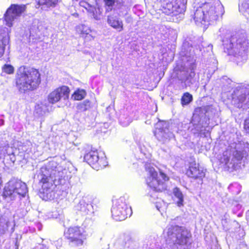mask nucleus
<instances>
[{"mask_svg":"<svg viewBox=\"0 0 249 249\" xmlns=\"http://www.w3.org/2000/svg\"><path fill=\"white\" fill-rule=\"evenodd\" d=\"M231 103L243 110L249 109V85L237 86L231 94Z\"/></svg>","mask_w":249,"mask_h":249,"instance_id":"8","label":"nucleus"},{"mask_svg":"<svg viewBox=\"0 0 249 249\" xmlns=\"http://www.w3.org/2000/svg\"><path fill=\"white\" fill-rule=\"evenodd\" d=\"M187 174L189 177L195 179H202L205 176L203 170L199 168L198 165L195 162L190 163Z\"/></svg>","mask_w":249,"mask_h":249,"instance_id":"16","label":"nucleus"},{"mask_svg":"<svg viewBox=\"0 0 249 249\" xmlns=\"http://www.w3.org/2000/svg\"><path fill=\"white\" fill-rule=\"evenodd\" d=\"M230 151L224 152L220 159L221 163L228 168H233L247 156V150L249 151V143L244 141H239L231 146Z\"/></svg>","mask_w":249,"mask_h":249,"instance_id":"5","label":"nucleus"},{"mask_svg":"<svg viewBox=\"0 0 249 249\" xmlns=\"http://www.w3.org/2000/svg\"><path fill=\"white\" fill-rule=\"evenodd\" d=\"M236 208L237 209H239L241 208V206L239 204L237 205Z\"/></svg>","mask_w":249,"mask_h":249,"instance_id":"44","label":"nucleus"},{"mask_svg":"<svg viewBox=\"0 0 249 249\" xmlns=\"http://www.w3.org/2000/svg\"><path fill=\"white\" fill-rule=\"evenodd\" d=\"M193 100V96L188 92L185 93L181 98V104L183 106L189 104Z\"/></svg>","mask_w":249,"mask_h":249,"instance_id":"28","label":"nucleus"},{"mask_svg":"<svg viewBox=\"0 0 249 249\" xmlns=\"http://www.w3.org/2000/svg\"><path fill=\"white\" fill-rule=\"evenodd\" d=\"M2 70L4 72L8 74H12L14 72V68L11 65L6 64L3 67Z\"/></svg>","mask_w":249,"mask_h":249,"instance_id":"34","label":"nucleus"},{"mask_svg":"<svg viewBox=\"0 0 249 249\" xmlns=\"http://www.w3.org/2000/svg\"><path fill=\"white\" fill-rule=\"evenodd\" d=\"M112 216L116 221H122L132 213L130 207L128 206L124 197L117 199L111 209Z\"/></svg>","mask_w":249,"mask_h":249,"instance_id":"9","label":"nucleus"},{"mask_svg":"<svg viewBox=\"0 0 249 249\" xmlns=\"http://www.w3.org/2000/svg\"><path fill=\"white\" fill-rule=\"evenodd\" d=\"M195 75V73L193 71H191L189 74L186 75V78L184 80L186 84L190 85V84H193L195 82L194 79Z\"/></svg>","mask_w":249,"mask_h":249,"instance_id":"31","label":"nucleus"},{"mask_svg":"<svg viewBox=\"0 0 249 249\" xmlns=\"http://www.w3.org/2000/svg\"><path fill=\"white\" fill-rule=\"evenodd\" d=\"M247 214H249V211L248 212Z\"/></svg>","mask_w":249,"mask_h":249,"instance_id":"49","label":"nucleus"},{"mask_svg":"<svg viewBox=\"0 0 249 249\" xmlns=\"http://www.w3.org/2000/svg\"><path fill=\"white\" fill-rule=\"evenodd\" d=\"M76 15H78V14H76V15H75V16H76Z\"/></svg>","mask_w":249,"mask_h":249,"instance_id":"50","label":"nucleus"},{"mask_svg":"<svg viewBox=\"0 0 249 249\" xmlns=\"http://www.w3.org/2000/svg\"><path fill=\"white\" fill-rule=\"evenodd\" d=\"M7 42V38L3 37L2 39L0 38V57H1L4 53V46L6 45Z\"/></svg>","mask_w":249,"mask_h":249,"instance_id":"33","label":"nucleus"},{"mask_svg":"<svg viewBox=\"0 0 249 249\" xmlns=\"http://www.w3.org/2000/svg\"><path fill=\"white\" fill-rule=\"evenodd\" d=\"M163 235L166 244L172 249H188L190 244L191 234L183 227L169 225L164 230Z\"/></svg>","mask_w":249,"mask_h":249,"instance_id":"3","label":"nucleus"},{"mask_svg":"<svg viewBox=\"0 0 249 249\" xmlns=\"http://www.w3.org/2000/svg\"><path fill=\"white\" fill-rule=\"evenodd\" d=\"M194 19L197 23H201L202 21H207V14H206L205 10L203 7L197 8L194 14Z\"/></svg>","mask_w":249,"mask_h":249,"instance_id":"19","label":"nucleus"},{"mask_svg":"<svg viewBox=\"0 0 249 249\" xmlns=\"http://www.w3.org/2000/svg\"><path fill=\"white\" fill-rule=\"evenodd\" d=\"M41 228H42V226L40 225V224H38V230L39 231H41Z\"/></svg>","mask_w":249,"mask_h":249,"instance_id":"45","label":"nucleus"},{"mask_svg":"<svg viewBox=\"0 0 249 249\" xmlns=\"http://www.w3.org/2000/svg\"><path fill=\"white\" fill-rule=\"evenodd\" d=\"M176 4L178 5V7L180 8L183 7L186 3L187 0H174Z\"/></svg>","mask_w":249,"mask_h":249,"instance_id":"38","label":"nucleus"},{"mask_svg":"<svg viewBox=\"0 0 249 249\" xmlns=\"http://www.w3.org/2000/svg\"><path fill=\"white\" fill-rule=\"evenodd\" d=\"M57 0H39V5H46L47 7L54 6L56 4Z\"/></svg>","mask_w":249,"mask_h":249,"instance_id":"30","label":"nucleus"},{"mask_svg":"<svg viewBox=\"0 0 249 249\" xmlns=\"http://www.w3.org/2000/svg\"><path fill=\"white\" fill-rule=\"evenodd\" d=\"M76 15H78V14H76V15H75V16H76Z\"/></svg>","mask_w":249,"mask_h":249,"instance_id":"51","label":"nucleus"},{"mask_svg":"<svg viewBox=\"0 0 249 249\" xmlns=\"http://www.w3.org/2000/svg\"><path fill=\"white\" fill-rule=\"evenodd\" d=\"M145 170L147 175L146 179L147 185L156 192L164 190L166 189L164 182L168 180L169 178L162 171H160L158 175L155 168L149 164H145Z\"/></svg>","mask_w":249,"mask_h":249,"instance_id":"7","label":"nucleus"},{"mask_svg":"<svg viewBox=\"0 0 249 249\" xmlns=\"http://www.w3.org/2000/svg\"><path fill=\"white\" fill-rule=\"evenodd\" d=\"M249 8V5L246 2H244L239 4V10L241 12H243Z\"/></svg>","mask_w":249,"mask_h":249,"instance_id":"36","label":"nucleus"},{"mask_svg":"<svg viewBox=\"0 0 249 249\" xmlns=\"http://www.w3.org/2000/svg\"><path fill=\"white\" fill-rule=\"evenodd\" d=\"M204 8L207 14V21H214L224 13V7L218 0L213 3L205 4Z\"/></svg>","mask_w":249,"mask_h":249,"instance_id":"10","label":"nucleus"},{"mask_svg":"<svg viewBox=\"0 0 249 249\" xmlns=\"http://www.w3.org/2000/svg\"><path fill=\"white\" fill-rule=\"evenodd\" d=\"M178 5H174L173 2L166 3L165 6L163 7V12L167 15L173 13L177 9Z\"/></svg>","mask_w":249,"mask_h":249,"instance_id":"24","label":"nucleus"},{"mask_svg":"<svg viewBox=\"0 0 249 249\" xmlns=\"http://www.w3.org/2000/svg\"><path fill=\"white\" fill-rule=\"evenodd\" d=\"M11 157H10V159H11V160L13 162H14L16 160V158L15 157V156L14 155L12 154L11 155Z\"/></svg>","mask_w":249,"mask_h":249,"instance_id":"42","label":"nucleus"},{"mask_svg":"<svg viewBox=\"0 0 249 249\" xmlns=\"http://www.w3.org/2000/svg\"><path fill=\"white\" fill-rule=\"evenodd\" d=\"M119 121L122 125L126 126L131 122V119L129 117H127L124 119V117L122 116L120 117Z\"/></svg>","mask_w":249,"mask_h":249,"instance_id":"32","label":"nucleus"},{"mask_svg":"<svg viewBox=\"0 0 249 249\" xmlns=\"http://www.w3.org/2000/svg\"><path fill=\"white\" fill-rule=\"evenodd\" d=\"M69 92L70 89L66 86L58 88L49 94L48 101L50 103L54 104L59 101L61 98L67 99L69 97Z\"/></svg>","mask_w":249,"mask_h":249,"instance_id":"15","label":"nucleus"},{"mask_svg":"<svg viewBox=\"0 0 249 249\" xmlns=\"http://www.w3.org/2000/svg\"><path fill=\"white\" fill-rule=\"evenodd\" d=\"M46 106L42 103L37 104L35 106V112L38 116H43L46 113Z\"/></svg>","mask_w":249,"mask_h":249,"instance_id":"26","label":"nucleus"},{"mask_svg":"<svg viewBox=\"0 0 249 249\" xmlns=\"http://www.w3.org/2000/svg\"><path fill=\"white\" fill-rule=\"evenodd\" d=\"M107 21L110 26L117 31L121 32L124 30L123 21L117 17L112 15L108 16Z\"/></svg>","mask_w":249,"mask_h":249,"instance_id":"17","label":"nucleus"},{"mask_svg":"<svg viewBox=\"0 0 249 249\" xmlns=\"http://www.w3.org/2000/svg\"><path fill=\"white\" fill-rule=\"evenodd\" d=\"M106 5L108 7L107 10H110L111 7L113 6L115 3V0H104Z\"/></svg>","mask_w":249,"mask_h":249,"instance_id":"35","label":"nucleus"},{"mask_svg":"<svg viewBox=\"0 0 249 249\" xmlns=\"http://www.w3.org/2000/svg\"><path fill=\"white\" fill-rule=\"evenodd\" d=\"M27 192V185L24 182L12 178L5 184L2 196L4 198H9L11 200L20 199L25 196Z\"/></svg>","mask_w":249,"mask_h":249,"instance_id":"6","label":"nucleus"},{"mask_svg":"<svg viewBox=\"0 0 249 249\" xmlns=\"http://www.w3.org/2000/svg\"><path fill=\"white\" fill-rule=\"evenodd\" d=\"M194 128L191 129V131L194 134H198L203 130V126L200 123V118L198 115H194L191 121Z\"/></svg>","mask_w":249,"mask_h":249,"instance_id":"18","label":"nucleus"},{"mask_svg":"<svg viewBox=\"0 0 249 249\" xmlns=\"http://www.w3.org/2000/svg\"><path fill=\"white\" fill-rule=\"evenodd\" d=\"M89 11H90V12H92L93 13L92 16L93 18L96 19V20H100V15H97V14L95 13V12L97 13L96 9L94 8H92V9H89Z\"/></svg>","mask_w":249,"mask_h":249,"instance_id":"37","label":"nucleus"},{"mask_svg":"<svg viewBox=\"0 0 249 249\" xmlns=\"http://www.w3.org/2000/svg\"><path fill=\"white\" fill-rule=\"evenodd\" d=\"M76 31L78 32H80L83 36H84L85 35H86V37H89V39L91 38H93V37L90 35L88 36V35L89 34L91 31L88 26H86L85 25L81 24L77 26L76 27Z\"/></svg>","mask_w":249,"mask_h":249,"instance_id":"23","label":"nucleus"},{"mask_svg":"<svg viewBox=\"0 0 249 249\" xmlns=\"http://www.w3.org/2000/svg\"><path fill=\"white\" fill-rule=\"evenodd\" d=\"M189 43H184L182 46V52L184 51L183 54L186 56H193L194 53V50L192 46L189 47V50L187 49V47L188 46Z\"/></svg>","mask_w":249,"mask_h":249,"instance_id":"27","label":"nucleus"},{"mask_svg":"<svg viewBox=\"0 0 249 249\" xmlns=\"http://www.w3.org/2000/svg\"><path fill=\"white\" fill-rule=\"evenodd\" d=\"M248 44L246 35L244 33H236L223 40L225 52L229 55H233L237 57H246V50Z\"/></svg>","mask_w":249,"mask_h":249,"instance_id":"4","label":"nucleus"},{"mask_svg":"<svg viewBox=\"0 0 249 249\" xmlns=\"http://www.w3.org/2000/svg\"><path fill=\"white\" fill-rule=\"evenodd\" d=\"M26 9V5L11 4L4 14L6 24L9 27H11L13 24V21L20 17Z\"/></svg>","mask_w":249,"mask_h":249,"instance_id":"11","label":"nucleus"},{"mask_svg":"<svg viewBox=\"0 0 249 249\" xmlns=\"http://www.w3.org/2000/svg\"><path fill=\"white\" fill-rule=\"evenodd\" d=\"M65 237L76 245H82L84 235L83 230L78 227H70L65 232Z\"/></svg>","mask_w":249,"mask_h":249,"instance_id":"14","label":"nucleus"},{"mask_svg":"<svg viewBox=\"0 0 249 249\" xmlns=\"http://www.w3.org/2000/svg\"><path fill=\"white\" fill-rule=\"evenodd\" d=\"M12 226L8 218L1 216L0 217V233L4 234Z\"/></svg>","mask_w":249,"mask_h":249,"instance_id":"21","label":"nucleus"},{"mask_svg":"<svg viewBox=\"0 0 249 249\" xmlns=\"http://www.w3.org/2000/svg\"><path fill=\"white\" fill-rule=\"evenodd\" d=\"M11 230H12V231H14V229H13V228H12Z\"/></svg>","mask_w":249,"mask_h":249,"instance_id":"48","label":"nucleus"},{"mask_svg":"<svg viewBox=\"0 0 249 249\" xmlns=\"http://www.w3.org/2000/svg\"><path fill=\"white\" fill-rule=\"evenodd\" d=\"M21 238V236L20 235H18L16 237V241L15 242V246L16 247V249H18L19 246V243L18 241V239H20Z\"/></svg>","mask_w":249,"mask_h":249,"instance_id":"41","label":"nucleus"},{"mask_svg":"<svg viewBox=\"0 0 249 249\" xmlns=\"http://www.w3.org/2000/svg\"><path fill=\"white\" fill-rule=\"evenodd\" d=\"M76 107L79 111H85L90 107V104L89 100H85L83 102L78 104Z\"/></svg>","mask_w":249,"mask_h":249,"instance_id":"25","label":"nucleus"},{"mask_svg":"<svg viewBox=\"0 0 249 249\" xmlns=\"http://www.w3.org/2000/svg\"><path fill=\"white\" fill-rule=\"evenodd\" d=\"M64 161L59 164L52 160L36 171L35 177L41 184L43 193L47 196L53 192L54 181H60L68 177V171L64 168Z\"/></svg>","mask_w":249,"mask_h":249,"instance_id":"1","label":"nucleus"},{"mask_svg":"<svg viewBox=\"0 0 249 249\" xmlns=\"http://www.w3.org/2000/svg\"><path fill=\"white\" fill-rule=\"evenodd\" d=\"M157 249H164V248H160Z\"/></svg>","mask_w":249,"mask_h":249,"instance_id":"47","label":"nucleus"},{"mask_svg":"<svg viewBox=\"0 0 249 249\" xmlns=\"http://www.w3.org/2000/svg\"><path fill=\"white\" fill-rule=\"evenodd\" d=\"M92 206L90 204L86 203L84 199L81 200L76 206V209L84 214H88L92 211Z\"/></svg>","mask_w":249,"mask_h":249,"instance_id":"20","label":"nucleus"},{"mask_svg":"<svg viewBox=\"0 0 249 249\" xmlns=\"http://www.w3.org/2000/svg\"><path fill=\"white\" fill-rule=\"evenodd\" d=\"M80 5L81 6H83L84 7V8H85L86 9H88L89 8H90V9H92V7L89 5V4L85 2V1H80Z\"/></svg>","mask_w":249,"mask_h":249,"instance_id":"39","label":"nucleus"},{"mask_svg":"<svg viewBox=\"0 0 249 249\" xmlns=\"http://www.w3.org/2000/svg\"><path fill=\"white\" fill-rule=\"evenodd\" d=\"M84 160L90 165L93 166V168L97 170L100 168L105 167L107 165V161L105 157L99 158L97 151H91L84 156Z\"/></svg>","mask_w":249,"mask_h":249,"instance_id":"13","label":"nucleus"},{"mask_svg":"<svg viewBox=\"0 0 249 249\" xmlns=\"http://www.w3.org/2000/svg\"><path fill=\"white\" fill-rule=\"evenodd\" d=\"M34 249H49L48 247L44 244H39Z\"/></svg>","mask_w":249,"mask_h":249,"instance_id":"40","label":"nucleus"},{"mask_svg":"<svg viewBox=\"0 0 249 249\" xmlns=\"http://www.w3.org/2000/svg\"><path fill=\"white\" fill-rule=\"evenodd\" d=\"M86 92L83 89L78 90L76 91L73 94L72 97L74 100H81L83 99L86 96Z\"/></svg>","mask_w":249,"mask_h":249,"instance_id":"29","label":"nucleus"},{"mask_svg":"<svg viewBox=\"0 0 249 249\" xmlns=\"http://www.w3.org/2000/svg\"><path fill=\"white\" fill-rule=\"evenodd\" d=\"M221 222H222V224L223 225V226L224 228L225 229L226 228L225 227H226L225 226V224L227 223L226 220V219H222Z\"/></svg>","mask_w":249,"mask_h":249,"instance_id":"43","label":"nucleus"},{"mask_svg":"<svg viewBox=\"0 0 249 249\" xmlns=\"http://www.w3.org/2000/svg\"><path fill=\"white\" fill-rule=\"evenodd\" d=\"M15 80L18 91L25 93L37 89L41 82L40 73L37 69L22 66L17 70Z\"/></svg>","mask_w":249,"mask_h":249,"instance_id":"2","label":"nucleus"},{"mask_svg":"<svg viewBox=\"0 0 249 249\" xmlns=\"http://www.w3.org/2000/svg\"><path fill=\"white\" fill-rule=\"evenodd\" d=\"M155 135L157 139L162 143L168 142L174 138V134L169 129L168 123L163 121L157 124Z\"/></svg>","mask_w":249,"mask_h":249,"instance_id":"12","label":"nucleus"},{"mask_svg":"<svg viewBox=\"0 0 249 249\" xmlns=\"http://www.w3.org/2000/svg\"><path fill=\"white\" fill-rule=\"evenodd\" d=\"M241 247H246V244L245 243H243L242 244L240 245Z\"/></svg>","mask_w":249,"mask_h":249,"instance_id":"46","label":"nucleus"},{"mask_svg":"<svg viewBox=\"0 0 249 249\" xmlns=\"http://www.w3.org/2000/svg\"><path fill=\"white\" fill-rule=\"evenodd\" d=\"M173 194L175 196V199H177L176 202L178 206L183 205L184 201V196L180 189L176 187L173 189Z\"/></svg>","mask_w":249,"mask_h":249,"instance_id":"22","label":"nucleus"}]
</instances>
